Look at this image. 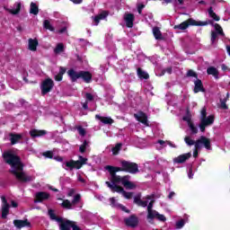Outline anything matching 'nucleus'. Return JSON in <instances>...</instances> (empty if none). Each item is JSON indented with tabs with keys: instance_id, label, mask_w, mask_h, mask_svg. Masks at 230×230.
<instances>
[{
	"instance_id": "43",
	"label": "nucleus",
	"mask_w": 230,
	"mask_h": 230,
	"mask_svg": "<svg viewBox=\"0 0 230 230\" xmlns=\"http://www.w3.org/2000/svg\"><path fill=\"white\" fill-rule=\"evenodd\" d=\"M77 132L80 136H85V128H82V126L77 127Z\"/></svg>"
},
{
	"instance_id": "40",
	"label": "nucleus",
	"mask_w": 230,
	"mask_h": 230,
	"mask_svg": "<svg viewBox=\"0 0 230 230\" xmlns=\"http://www.w3.org/2000/svg\"><path fill=\"white\" fill-rule=\"evenodd\" d=\"M64 51V43H58L54 49V53L58 54Z\"/></svg>"
},
{
	"instance_id": "55",
	"label": "nucleus",
	"mask_w": 230,
	"mask_h": 230,
	"mask_svg": "<svg viewBox=\"0 0 230 230\" xmlns=\"http://www.w3.org/2000/svg\"><path fill=\"white\" fill-rule=\"evenodd\" d=\"M206 127H208V126H206V124L200 122L199 128H200L201 132H206Z\"/></svg>"
},
{
	"instance_id": "49",
	"label": "nucleus",
	"mask_w": 230,
	"mask_h": 230,
	"mask_svg": "<svg viewBox=\"0 0 230 230\" xmlns=\"http://www.w3.org/2000/svg\"><path fill=\"white\" fill-rule=\"evenodd\" d=\"M208 116V112L206 111V107H203L200 111V118H206Z\"/></svg>"
},
{
	"instance_id": "38",
	"label": "nucleus",
	"mask_w": 230,
	"mask_h": 230,
	"mask_svg": "<svg viewBox=\"0 0 230 230\" xmlns=\"http://www.w3.org/2000/svg\"><path fill=\"white\" fill-rule=\"evenodd\" d=\"M87 148H89V142H87V140H84L83 145H81L79 147V152H81V154H84Z\"/></svg>"
},
{
	"instance_id": "41",
	"label": "nucleus",
	"mask_w": 230,
	"mask_h": 230,
	"mask_svg": "<svg viewBox=\"0 0 230 230\" xmlns=\"http://www.w3.org/2000/svg\"><path fill=\"white\" fill-rule=\"evenodd\" d=\"M214 28L218 35L224 36V31L222 30V27L218 23L214 24Z\"/></svg>"
},
{
	"instance_id": "18",
	"label": "nucleus",
	"mask_w": 230,
	"mask_h": 230,
	"mask_svg": "<svg viewBox=\"0 0 230 230\" xmlns=\"http://www.w3.org/2000/svg\"><path fill=\"white\" fill-rule=\"evenodd\" d=\"M95 119H99L103 125H112L114 123V119L111 117H102L100 115H95Z\"/></svg>"
},
{
	"instance_id": "24",
	"label": "nucleus",
	"mask_w": 230,
	"mask_h": 230,
	"mask_svg": "<svg viewBox=\"0 0 230 230\" xmlns=\"http://www.w3.org/2000/svg\"><path fill=\"white\" fill-rule=\"evenodd\" d=\"M194 93H204V86L202 84V81L200 79H197L194 82Z\"/></svg>"
},
{
	"instance_id": "23",
	"label": "nucleus",
	"mask_w": 230,
	"mask_h": 230,
	"mask_svg": "<svg viewBox=\"0 0 230 230\" xmlns=\"http://www.w3.org/2000/svg\"><path fill=\"white\" fill-rule=\"evenodd\" d=\"M37 46H39L37 39H29L28 48L30 51H37Z\"/></svg>"
},
{
	"instance_id": "50",
	"label": "nucleus",
	"mask_w": 230,
	"mask_h": 230,
	"mask_svg": "<svg viewBox=\"0 0 230 230\" xmlns=\"http://www.w3.org/2000/svg\"><path fill=\"white\" fill-rule=\"evenodd\" d=\"M187 76H193L194 78H197V73H195L193 70H189L187 72Z\"/></svg>"
},
{
	"instance_id": "7",
	"label": "nucleus",
	"mask_w": 230,
	"mask_h": 230,
	"mask_svg": "<svg viewBox=\"0 0 230 230\" xmlns=\"http://www.w3.org/2000/svg\"><path fill=\"white\" fill-rule=\"evenodd\" d=\"M80 200H82V196L80 194H76L74 196L72 201H69L68 199L63 200L61 206L62 208H65V209H75V207L80 202Z\"/></svg>"
},
{
	"instance_id": "60",
	"label": "nucleus",
	"mask_w": 230,
	"mask_h": 230,
	"mask_svg": "<svg viewBox=\"0 0 230 230\" xmlns=\"http://www.w3.org/2000/svg\"><path fill=\"white\" fill-rule=\"evenodd\" d=\"M221 68H222L223 71H230L229 67L227 66L224 65V64L221 65Z\"/></svg>"
},
{
	"instance_id": "57",
	"label": "nucleus",
	"mask_w": 230,
	"mask_h": 230,
	"mask_svg": "<svg viewBox=\"0 0 230 230\" xmlns=\"http://www.w3.org/2000/svg\"><path fill=\"white\" fill-rule=\"evenodd\" d=\"M183 121H187V123H188V126H190V124H192L191 123V118H190V117H183Z\"/></svg>"
},
{
	"instance_id": "62",
	"label": "nucleus",
	"mask_w": 230,
	"mask_h": 230,
	"mask_svg": "<svg viewBox=\"0 0 230 230\" xmlns=\"http://www.w3.org/2000/svg\"><path fill=\"white\" fill-rule=\"evenodd\" d=\"M55 159H56V161H58L59 163H62V161H64V158L62 156H56Z\"/></svg>"
},
{
	"instance_id": "31",
	"label": "nucleus",
	"mask_w": 230,
	"mask_h": 230,
	"mask_svg": "<svg viewBox=\"0 0 230 230\" xmlns=\"http://www.w3.org/2000/svg\"><path fill=\"white\" fill-rule=\"evenodd\" d=\"M137 73L139 78H144L145 80H148V78H150L148 73L143 71L141 68H137Z\"/></svg>"
},
{
	"instance_id": "14",
	"label": "nucleus",
	"mask_w": 230,
	"mask_h": 230,
	"mask_svg": "<svg viewBox=\"0 0 230 230\" xmlns=\"http://www.w3.org/2000/svg\"><path fill=\"white\" fill-rule=\"evenodd\" d=\"M125 224L128 227H137V224H139V218L135 215L130 216L129 217L125 219Z\"/></svg>"
},
{
	"instance_id": "1",
	"label": "nucleus",
	"mask_w": 230,
	"mask_h": 230,
	"mask_svg": "<svg viewBox=\"0 0 230 230\" xmlns=\"http://www.w3.org/2000/svg\"><path fill=\"white\" fill-rule=\"evenodd\" d=\"M4 162L11 165V173L16 177L20 182H31L35 181L34 176H30L24 172V164L21 162V157L17 155L15 151L9 150L3 153Z\"/></svg>"
},
{
	"instance_id": "4",
	"label": "nucleus",
	"mask_w": 230,
	"mask_h": 230,
	"mask_svg": "<svg viewBox=\"0 0 230 230\" xmlns=\"http://www.w3.org/2000/svg\"><path fill=\"white\" fill-rule=\"evenodd\" d=\"M208 23H209L208 22L196 21V20H193V18H190L178 25H174L173 28L174 30L184 31V30H188L190 26H208Z\"/></svg>"
},
{
	"instance_id": "51",
	"label": "nucleus",
	"mask_w": 230,
	"mask_h": 230,
	"mask_svg": "<svg viewBox=\"0 0 230 230\" xmlns=\"http://www.w3.org/2000/svg\"><path fill=\"white\" fill-rule=\"evenodd\" d=\"M85 97H86V102H93V100H94V96H93L91 93H86Z\"/></svg>"
},
{
	"instance_id": "58",
	"label": "nucleus",
	"mask_w": 230,
	"mask_h": 230,
	"mask_svg": "<svg viewBox=\"0 0 230 230\" xmlns=\"http://www.w3.org/2000/svg\"><path fill=\"white\" fill-rule=\"evenodd\" d=\"M62 78H63V75H60V74H58L57 75H55V80L57 82H62Z\"/></svg>"
},
{
	"instance_id": "48",
	"label": "nucleus",
	"mask_w": 230,
	"mask_h": 230,
	"mask_svg": "<svg viewBox=\"0 0 230 230\" xmlns=\"http://www.w3.org/2000/svg\"><path fill=\"white\" fill-rule=\"evenodd\" d=\"M157 220H159L160 222H166V217H164V215L163 214H159L156 216Z\"/></svg>"
},
{
	"instance_id": "11",
	"label": "nucleus",
	"mask_w": 230,
	"mask_h": 230,
	"mask_svg": "<svg viewBox=\"0 0 230 230\" xmlns=\"http://www.w3.org/2000/svg\"><path fill=\"white\" fill-rule=\"evenodd\" d=\"M134 118H136L137 121H140V123H143L146 127H149L148 117H146L145 112L139 111L138 113H135Z\"/></svg>"
},
{
	"instance_id": "13",
	"label": "nucleus",
	"mask_w": 230,
	"mask_h": 230,
	"mask_svg": "<svg viewBox=\"0 0 230 230\" xmlns=\"http://www.w3.org/2000/svg\"><path fill=\"white\" fill-rule=\"evenodd\" d=\"M146 200L141 199V196H136L134 198V203L137 204V206H140L141 208H146V206H148V200H152V197L146 196Z\"/></svg>"
},
{
	"instance_id": "30",
	"label": "nucleus",
	"mask_w": 230,
	"mask_h": 230,
	"mask_svg": "<svg viewBox=\"0 0 230 230\" xmlns=\"http://www.w3.org/2000/svg\"><path fill=\"white\" fill-rule=\"evenodd\" d=\"M30 13H32V15H38L39 14V5L37 4L31 2L30 5Z\"/></svg>"
},
{
	"instance_id": "20",
	"label": "nucleus",
	"mask_w": 230,
	"mask_h": 230,
	"mask_svg": "<svg viewBox=\"0 0 230 230\" xmlns=\"http://www.w3.org/2000/svg\"><path fill=\"white\" fill-rule=\"evenodd\" d=\"M4 10H6V12H9V13H12V15H17L19 12H21V3H15L13 5V9L4 7Z\"/></svg>"
},
{
	"instance_id": "9",
	"label": "nucleus",
	"mask_w": 230,
	"mask_h": 230,
	"mask_svg": "<svg viewBox=\"0 0 230 230\" xmlns=\"http://www.w3.org/2000/svg\"><path fill=\"white\" fill-rule=\"evenodd\" d=\"M53 85H55V84L53 83V80L49 78L43 81L40 86L41 94L43 96H46V94H48V93H50V91L53 89Z\"/></svg>"
},
{
	"instance_id": "21",
	"label": "nucleus",
	"mask_w": 230,
	"mask_h": 230,
	"mask_svg": "<svg viewBox=\"0 0 230 230\" xmlns=\"http://www.w3.org/2000/svg\"><path fill=\"white\" fill-rule=\"evenodd\" d=\"M108 15H109V13H107V12L103 11L99 15H97L95 17H92V19H93V21L95 22V26H98V24H100V21H103V19H107Z\"/></svg>"
},
{
	"instance_id": "27",
	"label": "nucleus",
	"mask_w": 230,
	"mask_h": 230,
	"mask_svg": "<svg viewBox=\"0 0 230 230\" xmlns=\"http://www.w3.org/2000/svg\"><path fill=\"white\" fill-rule=\"evenodd\" d=\"M31 137H40L42 136H46V130H39V129H31L30 131Z\"/></svg>"
},
{
	"instance_id": "37",
	"label": "nucleus",
	"mask_w": 230,
	"mask_h": 230,
	"mask_svg": "<svg viewBox=\"0 0 230 230\" xmlns=\"http://www.w3.org/2000/svg\"><path fill=\"white\" fill-rule=\"evenodd\" d=\"M121 146H123V145L121 143L117 144L112 149L111 152L113 154V155H118L119 154V150H121Z\"/></svg>"
},
{
	"instance_id": "35",
	"label": "nucleus",
	"mask_w": 230,
	"mask_h": 230,
	"mask_svg": "<svg viewBox=\"0 0 230 230\" xmlns=\"http://www.w3.org/2000/svg\"><path fill=\"white\" fill-rule=\"evenodd\" d=\"M157 215H159V212L155 210H149L147 211V219L154 220V218H157Z\"/></svg>"
},
{
	"instance_id": "47",
	"label": "nucleus",
	"mask_w": 230,
	"mask_h": 230,
	"mask_svg": "<svg viewBox=\"0 0 230 230\" xmlns=\"http://www.w3.org/2000/svg\"><path fill=\"white\" fill-rule=\"evenodd\" d=\"M226 102H227V99L220 101L221 109H224V111H227V109H228L227 104L226 103Z\"/></svg>"
},
{
	"instance_id": "8",
	"label": "nucleus",
	"mask_w": 230,
	"mask_h": 230,
	"mask_svg": "<svg viewBox=\"0 0 230 230\" xmlns=\"http://www.w3.org/2000/svg\"><path fill=\"white\" fill-rule=\"evenodd\" d=\"M196 148H202L204 146L207 150H211V140L204 136H201L196 140Z\"/></svg>"
},
{
	"instance_id": "6",
	"label": "nucleus",
	"mask_w": 230,
	"mask_h": 230,
	"mask_svg": "<svg viewBox=\"0 0 230 230\" xmlns=\"http://www.w3.org/2000/svg\"><path fill=\"white\" fill-rule=\"evenodd\" d=\"M105 184L113 193H122L124 199H132V196L134 195L132 192L125 191V189H123L121 186H119L118 184L111 183V181H106Z\"/></svg>"
},
{
	"instance_id": "28",
	"label": "nucleus",
	"mask_w": 230,
	"mask_h": 230,
	"mask_svg": "<svg viewBox=\"0 0 230 230\" xmlns=\"http://www.w3.org/2000/svg\"><path fill=\"white\" fill-rule=\"evenodd\" d=\"M49 217L50 220H54L55 222H58V224H60V222H63L64 220V218L57 217L53 209L49 210Z\"/></svg>"
},
{
	"instance_id": "63",
	"label": "nucleus",
	"mask_w": 230,
	"mask_h": 230,
	"mask_svg": "<svg viewBox=\"0 0 230 230\" xmlns=\"http://www.w3.org/2000/svg\"><path fill=\"white\" fill-rule=\"evenodd\" d=\"M83 109H84L85 111H87V109H89V106L87 104V102H85L84 103H83Z\"/></svg>"
},
{
	"instance_id": "12",
	"label": "nucleus",
	"mask_w": 230,
	"mask_h": 230,
	"mask_svg": "<svg viewBox=\"0 0 230 230\" xmlns=\"http://www.w3.org/2000/svg\"><path fill=\"white\" fill-rule=\"evenodd\" d=\"M13 226L16 229H22V227H31V223L28 219H15L13 220Z\"/></svg>"
},
{
	"instance_id": "59",
	"label": "nucleus",
	"mask_w": 230,
	"mask_h": 230,
	"mask_svg": "<svg viewBox=\"0 0 230 230\" xmlns=\"http://www.w3.org/2000/svg\"><path fill=\"white\" fill-rule=\"evenodd\" d=\"M75 190L74 189H70L67 195L68 197H73V195H75Z\"/></svg>"
},
{
	"instance_id": "45",
	"label": "nucleus",
	"mask_w": 230,
	"mask_h": 230,
	"mask_svg": "<svg viewBox=\"0 0 230 230\" xmlns=\"http://www.w3.org/2000/svg\"><path fill=\"white\" fill-rule=\"evenodd\" d=\"M217 37H218V35L216 31L211 32V42H212V44H215Z\"/></svg>"
},
{
	"instance_id": "44",
	"label": "nucleus",
	"mask_w": 230,
	"mask_h": 230,
	"mask_svg": "<svg viewBox=\"0 0 230 230\" xmlns=\"http://www.w3.org/2000/svg\"><path fill=\"white\" fill-rule=\"evenodd\" d=\"M189 128L191 130L192 134H197L199 132V129L197 128V127H195V125H193V123L190 124Z\"/></svg>"
},
{
	"instance_id": "22",
	"label": "nucleus",
	"mask_w": 230,
	"mask_h": 230,
	"mask_svg": "<svg viewBox=\"0 0 230 230\" xmlns=\"http://www.w3.org/2000/svg\"><path fill=\"white\" fill-rule=\"evenodd\" d=\"M200 122L208 127V125H213L215 122V117L213 115H209L208 117L200 118Z\"/></svg>"
},
{
	"instance_id": "17",
	"label": "nucleus",
	"mask_w": 230,
	"mask_h": 230,
	"mask_svg": "<svg viewBox=\"0 0 230 230\" xmlns=\"http://www.w3.org/2000/svg\"><path fill=\"white\" fill-rule=\"evenodd\" d=\"M190 157H191V153L181 155L178 157L174 158L173 162L176 163L177 164H182V163H186V161H188Z\"/></svg>"
},
{
	"instance_id": "39",
	"label": "nucleus",
	"mask_w": 230,
	"mask_h": 230,
	"mask_svg": "<svg viewBox=\"0 0 230 230\" xmlns=\"http://www.w3.org/2000/svg\"><path fill=\"white\" fill-rule=\"evenodd\" d=\"M184 141L186 143V145H188V146H195V144L197 143V141H194L193 139H191L190 137H185Z\"/></svg>"
},
{
	"instance_id": "3",
	"label": "nucleus",
	"mask_w": 230,
	"mask_h": 230,
	"mask_svg": "<svg viewBox=\"0 0 230 230\" xmlns=\"http://www.w3.org/2000/svg\"><path fill=\"white\" fill-rule=\"evenodd\" d=\"M111 184H119L121 183L126 190H136L137 185L136 183L130 181V175L119 176L117 174H113V176L110 177Z\"/></svg>"
},
{
	"instance_id": "52",
	"label": "nucleus",
	"mask_w": 230,
	"mask_h": 230,
	"mask_svg": "<svg viewBox=\"0 0 230 230\" xmlns=\"http://www.w3.org/2000/svg\"><path fill=\"white\" fill-rule=\"evenodd\" d=\"M43 155H45V157H49V159L53 158V153L51 151H48V152L44 153Z\"/></svg>"
},
{
	"instance_id": "33",
	"label": "nucleus",
	"mask_w": 230,
	"mask_h": 230,
	"mask_svg": "<svg viewBox=\"0 0 230 230\" xmlns=\"http://www.w3.org/2000/svg\"><path fill=\"white\" fill-rule=\"evenodd\" d=\"M22 137V136H21V135L11 134V138H10L11 145H15L16 143H19V141H21Z\"/></svg>"
},
{
	"instance_id": "32",
	"label": "nucleus",
	"mask_w": 230,
	"mask_h": 230,
	"mask_svg": "<svg viewBox=\"0 0 230 230\" xmlns=\"http://www.w3.org/2000/svg\"><path fill=\"white\" fill-rule=\"evenodd\" d=\"M208 75H212V76L218 78V70L215 66H210L207 69Z\"/></svg>"
},
{
	"instance_id": "16",
	"label": "nucleus",
	"mask_w": 230,
	"mask_h": 230,
	"mask_svg": "<svg viewBox=\"0 0 230 230\" xmlns=\"http://www.w3.org/2000/svg\"><path fill=\"white\" fill-rule=\"evenodd\" d=\"M134 14L133 13H125L124 21L126 22L127 28H132L134 26Z\"/></svg>"
},
{
	"instance_id": "54",
	"label": "nucleus",
	"mask_w": 230,
	"mask_h": 230,
	"mask_svg": "<svg viewBox=\"0 0 230 230\" xmlns=\"http://www.w3.org/2000/svg\"><path fill=\"white\" fill-rule=\"evenodd\" d=\"M152 208H154V200H151L147 205V211H152Z\"/></svg>"
},
{
	"instance_id": "5",
	"label": "nucleus",
	"mask_w": 230,
	"mask_h": 230,
	"mask_svg": "<svg viewBox=\"0 0 230 230\" xmlns=\"http://www.w3.org/2000/svg\"><path fill=\"white\" fill-rule=\"evenodd\" d=\"M86 163H87V158H84L83 156H79L78 161L70 160L68 162H65L63 164V168L65 170H70V171L75 170V168L76 170H80V168H82V166H84V164H85Z\"/></svg>"
},
{
	"instance_id": "42",
	"label": "nucleus",
	"mask_w": 230,
	"mask_h": 230,
	"mask_svg": "<svg viewBox=\"0 0 230 230\" xmlns=\"http://www.w3.org/2000/svg\"><path fill=\"white\" fill-rule=\"evenodd\" d=\"M110 202H111L112 208H119V206H120L119 203H118L116 201V199H114V198H111Z\"/></svg>"
},
{
	"instance_id": "10",
	"label": "nucleus",
	"mask_w": 230,
	"mask_h": 230,
	"mask_svg": "<svg viewBox=\"0 0 230 230\" xmlns=\"http://www.w3.org/2000/svg\"><path fill=\"white\" fill-rule=\"evenodd\" d=\"M2 218H6L10 213V204L6 200V197L2 196Z\"/></svg>"
},
{
	"instance_id": "56",
	"label": "nucleus",
	"mask_w": 230,
	"mask_h": 230,
	"mask_svg": "<svg viewBox=\"0 0 230 230\" xmlns=\"http://www.w3.org/2000/svg\"><path fill=\"white\" fill-rule=\"evenodd\" d=\"M199 150H200V148H197L196 146L194 147L193 157L199 156Z\"/></svg>"
},
{
	"instance_id": "46",
	"label": "nucleus",
	"mask_w": 230,
	"mask_h": 230,
	"mask_svg": "<svg viewBox=\"0 0 230 230\" xmlns=\"http://www.w3.org/2000/svg\"><path fill=\"white\" fill-rule=\"evenodd\" d=\"M182 227H184V220L183 219L176 222V229H182Z\"/></svg>"
},
{
	"instance_id": "64",
	"label": "nucleus",
	"mask_w": 230,
	"mask_h": 230,
	"mask_svg": "<svg viewBox=\"0 0 230 230\" xmlns=\"http://www.w3.org/2000/svg\"><path fill=\"white\" fill-rule=\"evenodd\" d=\"M11 204H12L13 208H17V206H18L17 202L13 201V200L11 201Z\"/></svg>"
},
{
	"instance_id": "29",
	"label": "nucleus",
	"mask_w": 230,
	"mask_h": 230,
	"mask_svg": "<svg viewBox=\"0 0 230 230\" xmlns=\"http://www.w3.org/2000/svg\"><path fill=\"white\" fill-rule=\"evenodd\" d=\"M153 35L156 40H163V33L161 32L159 27L153 28Z\"/></svg>"
},
{
	"instance_id": "19",
	"label": "nucleus",
	"mask_w": 230,
	"mask_h": 230,
	"mask_svg": "<svg viewBox=\"0 0 230 230\" xmlns=\"http://www.w3.org/2000/svg\"><path fill=\"white\" fill-rule=\"evenodd\" d=\"M49 199V193L48 192H38L36 193V200L34 202H44Z\"/></svg>"
},
{
	"instance_id": "53",
	"label": "nucleus",
	"mask_w": 230,
	"mask_h": 230,
	"mask_svg": "<svg viewBox=\"0 0 230 230\" xmlns=\"http://www.w3.org/2000/svg\"><path fill=\"white\" fill-rule=\"evenodd\" d=\"M66 69L65 68V67H63V66H60V68H59V75H61V76H64V75H66Z\"/></svg>"
},
{
	"instance_id": "26",
	"label": "nucleus",
	"mask_w": 230,
	"mask_h": 230,
	"mask_svg": "<svg viewBox=\"0 0 230 230\" xmlns=\"http://www.w3.org/2000/svg\"><path fill=\"white\" fill-rule=\"evenodd\" d=\"M59 229L71 230V221L67 219H63V221L59 223Z\"/></svg>"
},
{
	"instance_id": "34",
	"label": "nucleus",
	"mask_w": 230,
	"mask_h": 230,
	"mask_svg": "<svg viewBox=\"0 0 230 230\" xmlns=\"http://www.w3.org/2000/svg\"><path fill=\"white\" fill-rule=\"evenodd\" d=\"M208 15L211 19L218 22L220 21V16L217 15V13L213 11V7H209L208 9Z\"/></svg>"
},
{
	"instance_id": "61",
	"label": "nucleus",
	"mask_w": 230,
	"mask_h": 230,
	"mask_svg": "<svg viewBox=\"0 0 230 230\" xmlns=\"http://www.w3.org/2000/svg\"><path fill=\"white\" fill-rule=\"evenodd\" d=\"M173 197H175V193L173 191H171L168 195V199H173Z\"/></svg>"
},
{
	"instance_id": "36",
	"label": "nucleus",
	"mask_w": 230,
	"mask_h": 230,
	"mask_svg": "<svg viewBox=\"0 0 230 230\" xmlns=\"http://www.w3.org/2000/svg\"><path fill=\"white\" fill-rule=\"evenodd\" d=\"M43 27L45 30H49V31H55V28L51 25V22L49 20L43 22Z\"/></svg>"
},
{
	"instance_id": "15",
	"label": "nucleus",
	"mask_w": 230,
	"mask_h": 230,
	"mask_svg": "<svg viewBox=\"0 0 230 230\" xmlns=\"http://www.w3.org/2000/svg\"><path fill=\"white\" fill-rule=\"evenodd\" d=\"M80 78H82L85 84H91L93 81V74L89 71H80Z\"/></svg>"
},
{
	"instance_id": "2",
	"label": "nucleus",
	"mask_w": 230,
	"mask_h": 230,
	"mask_svg": "<svg viewBox=\"0 0 230 230\" xmlns=\"http://www.w3.org/2000/svg\"><path fill=\"white\" fill-rule=\"evenodd\" d=\"M107 172L110 173V177H113L116 175L117 172H127L128 173H132L136 175V173H139V165L134 162H128L126 160L120 161V167H116L112 165H106L104 167Z\"/></svg>"
},
{
	"instance_id": "25",
	"label": "nucleus",
	"mask_w": 230,
	"mask_h": 230,
	"mask_svg": "<svg viewBox=\"0 0 230 230\" xmlns=\"http://www.w3.org/2000/svg\"><path fill=\"white\" fill-rule=\"evenodd\" d=\"M67 75L71 78L72 82H76V80L80 78V71L76 72L74 69H70L67 71Z\"/></svg>"
}]
</instances>
